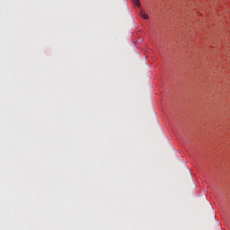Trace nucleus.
<instances>
[{
	"label": "nucleus",
	"mask_w": 230,
	"mask_h": 230,
	"mask_svg": "<svg viewBox=\"0 0 230 230\" xmlns=\"http://www.w3.org/2000/svg\"><path fill=\"white\" fill-rule=\"evenodd\" d=\"M139 15H140V17H142V19H149L148 14H146L143 11L139 12Z\"/></svg>",
	"instance_id": "f257e3e1"
},
{
	"label": "nucleus",
	"mask_w": 230,
	"mask_h": 230,
	"mask_svg": "<svg viewBox=\"0 0 230 230\" xmlns=\"http://www.w3.org/2000/svg\"><path fill=\"white\" fill-rule=\"evenodd\" d=\"M133 3H134V4H136V6H141V1H139V0H133Z\"/></svg>",
	"instance_id": "f03ea898"
}]
</instances>
